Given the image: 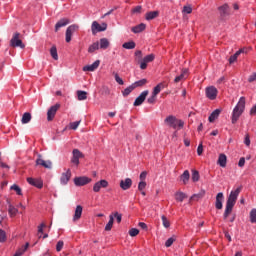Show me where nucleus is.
<instances>
[{"mask_svg": "<svg viewBox=\"0 0 256 256\" xmlns=\"http://www.w3.org/2000/svg\"><path fill=\"white\" fill-rule=\"evenodd\" d=\"M217 163L220 167H227V155L220 154Z\"/></svg>", "mask_w": 256, "mask_h": 256, "instance_id": "393cba45", "label": "nucleus"}, {"mask_svg": "<svg viewBox=\"0 0 256 256\" xmlns=\"http://www.w3.org/2000/svg\"><path fill=\"white\" fill-rule=\"evenodd\" d=\"M114 221H115V219L113 218V215H110L109 216V222L105 226V231H111V229H113Z\"/></svg>", "mask_w": 256, "mask_h": 256, "instance_id": "f704fd0d", "label": "nucleus"}, {"mask_svg": "<svg viewBox=\"0 0 256 256\" xmlns=\"http://www.w3.org/2000/svg\"><path fill=\"white\" fill-rule=\"evenodd\" d=\"M135 57V61L141 64V62L143 61V52L141 50H137L135 52Z\"/></svg>", "mask_w": 256, "mask_h": 256, "instance_id": "58836bf2", "label": "nucleus"}, {"mask_svg": "<svg viewBox=\"0 0 256 256\" xmlns=\"http://www.w3.org/2000/svg\"><path fill=\"white\" fill-rule=\"evenodd\" d=\"M173 243H175V239L169 238L165 243V247H171V245H173Z\"/></svg>", "mask_w": 256, "mask_h": 256, "instance_id": "052dcab7", "label": "nucleus"}, {"mask_svg": "<svg viewBox=\"0 0 256 256\" xmlns=\"http://www.w3.org/2000/svg\"><path fill=\"white\" fill-rule=\"evenodd\" d=\"M225 200V196L223 195V192H219L216 195V202H215V207L216 209H223V201Z\"/></svg>", "mask_w": 256, "mask_h": 256, "instance_id": "dca6fc26", "label": "nucleus"}, {"mask_svg": "<svg viewBox=\"0 0 256 256\" xmlns=\"http://www.w3.org/2000/svg\"><path fill=\"white\" fill-rule=\"evenodd\" d=\"M64 245L65 243L63 242V240L58 241L56 244V251L59 253L63 249Z\"/></svg>", "mask_w": 256, "mask_h": 256, "instance_id": "5fc2aeb1", "label": "nucleus"}, {"mask_svg": "<svg viewBox=\"0 0 256 256\" xmlns=\"http://www.w3.org/2000/svg\"><path fill=\"white\" fill-rule=\"evenodd\" d=\"M218 93L219 91L217 88H215V86H209L206 88V97L210 99V101H215V99H217Z\"/></svg>", "mask_w": 256, "mask_h": 256, "instance_id": "0eeeda50", "label": "nucleus"}, {"mask_svg": "<svg viewBox=\"0 0 256 256\" xmlns=\"http://www.w3.org/2000/svg\"><path fill=\"white\" fill-rule=\"evenodd\" d=\"M71 179V169H68L66 172H63L60 177L61 185H67Z\"/></svg>", "mask_w": 256, "mask_h": 256, "instance_id": "2eb2a0df", "label": "nucleus"}, {"mask_svg": "<svg viewBox=\"0 0 256 256\" xmlns=\"http://www.w3.org/2000/svg\"><path fill=\"white\" fill-rule=\"evenodd\" d=\"M101 64V61L96 60L93 64L87 65L83 67V71H95L99 68V65Z\"/></svg>", "mask_w": 256, "mask_h": 256, "instance_id": "412c9836", "label": "nucleus"}, {"mask_svg": "<svg viewBox=\"0 0 256 256\" xmlns=\"http://www.w3.org/2000/svg\"><path fill=\"white\" fill-rule=\"evenodd\" d=\"M199 171H197V170H193L192 171V181L194 182V183H197V181H199Z\"/></svg>", "mask_w": 256, "mask_h": 256, "instance_id": "de8ad7c7", "label": "nucleus"}, {"mask_svg": "<svg viewBox=\"0 0 256 256\" xmlns=\"http://www.w3.org/2000/svg\"><path fill=\"white\" fill-rule=\"evenodd\" d=\"M187 73L188 70L184 69L182 73L174 79V83H179L180 81H183V79H187Z\"/></svg>", "mask_w": 256, "mask_h": 256, "instance_id": "cd10ccee", "label": "nucleus"}, {"mask_svg": "<svg viewBox=\"0 0 256 256\" xmlns=\"http://www.w3.org/2000/svg\"><path fill=\"white\" fill-rule=\"evenodd\" d=\"M134 86H133V84L132 85H130L129 87H127L122 93H123V96L124 97H127V95H129L131 92H133L134 91Z\"/></svg>", "mask_w": 256, "mask_h": 256, "instance_id": "49530a36", "label": "nucleus"}, {"mask_svg": "<svg viewBox=\"0 0 256 256\" xmlns=\"http://www.w3.org/2000/svg\"><path fill=\"white\" fill-rule=\"evenodd\" d=\"M164 123L172 129H183L185 122L183 120L177 119V117L170 115L165 118Z\"/></svg>", "mask_w": 256, "mask_h": 256, "instance_id": "7ed1b4c3", "label": "nucleus"}, {"mask_svg": "<svg viewBox=\"0 0 256 256\" xmlns=\"http://www.w3.org/2000/svg\"><path fill=\"white\" fill-rule=\"evenodd\" d=\"M41 157V154H38L36 165H41V167H44V169H53V162H51V160L45 161Z\"/></svg>", "mask_w": 256, "mask_h": 256, "instance_id": "9d476101", "label": "nucleus"}, {"mask_svg": "<svg viewBox=\"0 0 256 256\" xmlns=\"http://www.w3.org/2000/svg\"><path fill=\"white\" fill-rule=\"evenodd\" d=\"M72 154L78 159H83V153L79 149H74Z\"/></svg>", "mask_w": 256, "mask_h": 256, "instance_id": "09e8293b", "label": "nucleus"}, {"mask_svg": "<svg viewBox=\"0 0 256 256\" xmlns=\"http://www.w3.org/2000/svg\"><path fill=\"white\" fill-rule=\"evenodd\" d=\"M79 30V25L73 24L70 25L67 29H66V43H71V39L73 37V33H75V31Z\"/></svg>", "mask_w": 256, "mask_h": 256, "instance_id": "423d86ee", "label": "nucleus"}, {"mask_svg": "<svg viewBox=\"0 0 256 256\" xmlns=\"http://www.w3.org/2000/svg\"><path fill=\"white\" fill-rule=\"evenodd\" d=\"M112 75H114L115 81L118 83V85H124L123 79L119 77L117 72H113Z\"/></svg>", "mask_w": 256, "mask_h": 256, "instance_id": "a18cd8bd", "label": "nucleus"}, {"mask_svg": "<svg viewBox=\"0 0 256 256\" xmlns=\"http://www.w3.org/2000/svg\"><path fill=\"white\" fill-rule=\"evenodd\" d=\"M147 28V25H145L144 23H141L139 25H136L134 27L131 28L132 33H143V31H145V29Z\"/></svg>", "mask_w": 256, "mask_h": 256, "instance_id": "4be33fe9", "label": "nucleus"}, {"mask_svg": "<svg viewBox=\"0 0 256 256\" xmlns=\"http://www.w3.org/2000/svg\"><path fill=\"white\" fill-rule=\"evenodd\" d=\"M245 111V97H240L237 105L234 107L233 111H232V117H231V121L232 124L235 125V123H237V121H239V117H241V115H243V112Z\"/></svg>", "mask_w": 256, "mask_h": 256, "instance_id": "f03ea898", "label": "nucleus"}, {"mask_svg": "<svg viewBox=\"0 0 256 256\" xmlns=\"http://www.w3.org/2000/svg\"><path fill=\"white\" fill-rule=\"evenodd\" d=\"M88 183H91V178L87 176H80L74 178V184L76 187H83L84 185H88Z\"/></svg>", "mask_w": 256, "mask_h": 256, "instance_id": "6e6552de", "label": "nucleus"}, {"mask_svg": "<svg viewBox=\"0 0 256 256\" xmlns=\"http://www.w3.org/2000/svg\"><path fill=\"white\" fill-rule=\"evenodd\" d=\"M8 213H9L10 217H15V215H17V213H19V210L17 208H15V206L9 204Z\"/></svg>", "mask_w": 256, "mask_h": 256, "instance_id": "2f4dec72", "label": "nucleus"}, {"mask_svg": "<svg viewBox=\"0 0 256 256\" xmlns=\"http://www.w3.org/2000/svg\"><path fill=\"white\" fill-rule=\"evenodd\" d=\"M241 53H245L244 48L238 50L234 55L230 56V58L228 60L230 65H233V63H235V61H237V59H238L239 55H241Z\"/></svg>", "mask_w": 256, "mask_h": 256, "instance_id": "5701e85b", "label": "nucleus"}, {"mask_svg": "<svg viewBox=\"0 0 256 256\" xmlns=\"http://www.w3.org/2000/svg\"><path fill=\"white\" fill-rule=\"evenodd\" d=\"M156 17H159V11H150L146 13V21H151L156 19Z\"/></svg>", "mask_w": 256, "mask_h": 256, "instance_id": "bb28decb", "label": "nucleus"}, {"mask_svg": "<svg viewBox=\"0 0 256 256\" xmlns=\"http://www.w3.org/2000/svg\"><path fill=\"white\" fill-rule=\"evenodd\" d=\"M163 89V83H159L153 90L152 95L158 96L159 93H161V90Z\"/></svg>", "mask_w": 256, "mask_h": 256, "instance_id": "79ce46f5", "label": "nucleus"}, {"mask_svg": "<svg viewBox=\"0 0 256 256\" xmlns=\"http://www.w3.org/2000/svg\"><path fill=\"white\" fill-rule=\"evenodd\" d=\"M106 187H109V182L107 180H100L94 184L93 191L94 193H99L101 189H106Z\"/></svg>", "mask_w": 256, "mask_h": 256, "instance_id": "f8f14e48", "label": "nucleus"}, {"mask_svg": "<svg viewBox=\"0 0 256 256\" xmlns=\"http://www.w3.org/2000/svg\"><path fill=\"white\" fill-rule=\"evenodd\" d=\"M79 125H81V120L75 121V122H71V123H70V129H72L73 131H75V130H77V128L79 127Z\"/></svg>", "mask_w": 256, "mask_h": 256, "instance_id": "603ef678", "label": "nucleus"}, {"mask_svg": "<svg viewBox=\"0 0 256 256\" xmlns=\"http://www.w3.org/2000/svg\"><path fill=\"white\" fill-rule=\"evenodd\" d=\"M69 23H71L69 18L60 19L55 25V32L57 33L61 27H66V25H69Z\"/></svg>", "mask_w": 256, "mask_h": 256, "instance_id": "6ab92c4d", "label": "nucleus"}, {"mask_svg": "<svg viewBox=\"0 0 256 256\" xmlns=\"http://www.w3.org/2000/svg\"><path fill=\"white\" fill-rule=\"evenodd\" d=\"M161 219L163 227H165V229H169L171 227V222H169V219H167L165 215H162Z\"/></svg>", "mask_w": 256, "mask_h": 256, "instance_id": "a19ab883", "label": "nucleus"}, {"mask_svg": "<svg viewBox=\"0 0 256 256\" xmlns=\"http://www.w3.org/2000/svg\"><path fill=\"white\" fill-rule=\"evenodd\" d=\"M249 83H253V81H256V72L252 73L248 78Z\"/></svg>", "mask_w": 256, "mask_h": 256, "instance_id": "e2e57ef3", "label": "nucleus"}, {"mask_svg": "<svg viewBox=\"0 0 256 256\" xmlns=\"http://www.w3.org/2000/svg\"><path fill=\"white\" fill-rule=\"evenodd\" d=\"M175 199H176V201L183 203V200L187 199V194H185L183 192H176Z\"/></svg>", "mask_w": 256, "mask_h": 256, "instance_id": "c756f323", "label": "nucleus"}, {"mask_svg": "<svg viewBox=\"0 0 256 256\" xmlns=\"http://www.w3.org/2000/svg\"><path fill=\"white\" fill-rule=\"evenodd\" d=\"M109 40L107 38L100 39V49H108L109 48Z\"/></svg>", "mask_w": 256, "mask_h": 256, "instance_id": "473e14b6", "label": "nucleus"}, {"mask_svg": "<svg viewBox=\"0 0 256 256\" xmlns=\"http://www.w3.org/2000/svg\"><path fill=\"white\" fill-rule=\"evenodd\" d=\"M129 235H130V237H137V235H139V229H137V228L130 229Z\"/></svg>", "mask_w": 256, "mask_h": 256, "instance_id": "864d4df0", "label": "nucleus"}, {"mask_svg": "<svg viewBox=\"0 0 256 256\" xmlns=\"http://www.w3.org/2000/svg\"><path fill=\"white\" fill-rule=\"evenodd\" d=\"M156 99H157V96H155V94H152V96L149 97L147 99V101H148V103L153 104V103H155Z\"/></svg>", "mask_w": 256, "mask_h": 256, "instance_id": "680f3d73", "label": "nucleus"}, {"mask_svg": "<svg viewBox=\"0 0 256 256\" xmlns=\"http://www.w3.org/2000/svg\"><path fill=\"white\" fill-rule=\"evenodd\" d=\"M7 241V234L4 230L0 229V243H5Z\"/></svg>", "mask_w": 256, "mask_h": 256, "instance_id": "3c124183", "label": "nucleus"}, {"mask_svg": "<svg viewBox=\"0 0 256 256\" xmlns=\"http://www.w3.org/2000/svg\"><path fill=\"white\" fill-rule=\"evenodd\" d=\"M250 222L256 223V209L255 208L250 211Z\"/></svg>", "mask_w": 256, "mask_h": 256, "instance_id": "8fccbe9b", "label": "nucleus"}, {"mask_svg": "<svg viewBox=\"0 0 256 256\" xmlns=\"http://www.w3.org/2000/svg\"><path fill=\"white\" fill-rule=\"evenodd\" d=\"M10 189L12 191H15L17 193V195H23L22 191H21V187H19V185L14 184L10 187Z\"/></svg>", "mask_w": 256, "mask_h": 256, "instance_id": "c03bdc74", "label": "nucleus"}, {"mask_svg": "<svg viewBox=\"0 0 256 256\" xmlns=\"http://www.w3.org/2000/svg\"><path fill=\"white\" fill-rule=\"evenodd\" d=\"M99 49V42H95L88 48V53H95V51H98Z\"/></svg>", "mask_w": 256, "mask_h": 256, "instance_id": "ea45409f", "label": "nucleus"}, {"mask_svg": "<svg viewBox=\"0 0 256 256\" xmlns=\"http://www.w3.org/2000/svg\"><path fill=\"white\" fill-rule=\"evenodd\" d=\"M183 11L189 15L193 13V8H191V6H184Z\"/></svg>", "mask_w": 256, "mask_h": 256, "instance_id": "4d7b16f0", "label": "nucleus"}, {"mask_svg": "<svg viewBox=\"0 0 256 256\" xmlns=\"http://www.w3.org/2000/svg\"><path fill=\"white\" fill-rule=\"evenodd\" d=\"M27 249H29V242H27L24 246L19 248L16 251V253L14 254V256H21V255H23V253H25V251H27Z\"/></svg>", "mask_w": 256, "mask_h": 256, "instance_id": "c85d7f7f", "label": "nucleus"}, {"mask_svg": "<svg viewBox=\"0 0 256 256\" xmlns=\"http://www.w3.org/2000/svg\"><path fill=\"white\" fill-rule=\"evenodd\" d=\"M47 225L45 223H42L41 225L38 226V233H43V229H45Z\"/></svg>", "mask_w": 256, "mask_h": 256, "instance_id": "338daca9", "label": "nucleus"}, {"mask_svg": "<svg viewBox=\"0 0 256 256\" xmlns=\"http://www.w3.org/2000/svg\"><path fill=\"white\" fill-rule=\"evenodd\" d=\"M81 215H83V206L78 205L76 206L74 216H73V221H79L81 219Z\"/></svg>", "mask_w": 256, "mask_h": 256, "instance_id": "aec40b11", "label": "nucleus"}, {"mask_svg": "<svg viewBox=\"0 0 256 256\" xmlns=\"http://www.w3.org/2000/svg\"><path fill=\"white\" fill-rule=\"evenodd\" d=\"M71 163L74 165H79V158H76L75 156H72Z\"/></svg>", "mask_w": 256, "mask_h": 256, "instance_id": "774afa93", "label": "nucleus"}, {"mask_svg": "<svg viewBox=\"0 0 256 256\" xmlns=\"http://www.w3.org/2000/svg\"><path fill=\"white\" fill-rule=\"evenodd\" d=\"M77 96H78V101H85V99H87V92L78 90Z\"/></svg>", "mask_w": 256, "mask_h": 256, "instance_id": "c9c22d12", "label": "nucleus"}, {"mask_svg": "<svg viewBox=\"0 0 256 256\" xmlns=\"http://www.w3.org/2000/svg\"><path fill=\"white\" fill-rule=\"evenodd\" d=\"M92 34L97 35V33H101L102 31H107V23L99 24L97 21H94L91 26Z\"/></svg>", "mask_w": 256, "mask_h": 256, "instance_id": "39448f33", "label": "nucleus"}, {"mask_svg": "<svg viewBox=\"0 0 256 256\" xmlns=\"http://www.w3.org/2000/svg\"><path fill=\"white\" fill-rule=\"evenodd\" d=\"M50 54H51V57L57 61L59 59V55L57 54V47L55 46H52L51 49H50Z\"/></svg>", "mask_w": 256, "mask_h": 256, "instance_id": "4c0bfd02", "label": "nucleus"}, {"mask_svg": "<svg viewBox=\"0 0 256 256\" xmlns=\"http://www.w3.org/2000/svg\"><path fill=\"white\" fill-rule=\"evenodd\" d=\"M135 42L134 41H130V42H125L122 47L124 49H135Z\"/></svg>", "mask_w": 256, "mask_h": 256, "instance_id": "37998d69", "label": "nucleus"}, {"mask_svg": "<svg viewBox=\"0 0 256 256\" xmlns=\"http://www.w3.org/2000/svg\"><path fill=\"white\" fill-rule=\"evenodd\" d=\"M60 107H61V104H56L49 108L47 112V121H53V119H55V115H57V111H59Z\"/></svg>", "mask_w": 256, "mask_h": 256, "instance_id": "1a4fd4ad", "label": "nucleus"}, {"mask_svg": "<svg viewBox=\"0 0 256 256\" xmlns=\"http://www.w3.org/2000/svg\"><path fill=\"white\" fill-rule=\"evenodd\" d=\"M29 185L33 187H37V189H43V180L41 179H34V178H27Z\"/></svg>", "mask_w": 256, "mask_h": 256, "instance_id": "a211bd4d", "label": "nucleus"}, {"mask_svg": "<svg viewBox=\"0 0 256 256\" xmlns=\"http://www.w3.org/2000/svg\"><path fill=\"white\" fill-rule=\"evenodd\" d=\"M143 7L142 6H136L132 9V13L137 14V13H141Z\"/></svg>", "mask_w": 256, "mask_h": 256, "instance_id": "bf43d9fd", "label": "nucleus"}, {"mask_svg": "<svg viewBox=\"0 0 256 256\" xmlns=\"http://www.w3.org/2000/svg\"><path fill=\"white\" fill-rule=\"evenodd\" d=\"M239 193H241V187H238L236 190L230 192L223 214L224 219H227V217H229V215H231L233 212V207H235V204L237 203V197H239Z\"/></svg>", "mask_w": 256, "mask_h": 256, "instance_id": "f257e3e1", "label": "nucleus"}, {"mask_svg": "<svg viewBox=\"0 0 256 256\" xmlns=\"http://www.w3.org/2000/svg\"><path fill=\"white\" fill-rule=\"evenodd\" d=\"M10 47H20V49H25V44L21 40V33L15 32L10 40Z\"/></svg>", "mask_w": 256, "mask_h": 256, "instance_id": "20e7f679", "label": "nucleus"}, {"mask_svg": "<svg viewBox=\"0 0 256 256\" xmlns=\"http://www.w3.org/2000/svg\"><path fill=\"white\" fill-rule=\"evenodd\" d=\"M219 115H221V110H220V109L214 110V111L210 114V116H209V118H208V121H209L210 123H213V121H215V119H219Z\"/></svg>", "mask_w": 256, "mask_h": 256, "instance_id": "b1692460", "label": "nucleus"}, {"mask_svg": "<svg viewBox=\"0 0 256 256\" xmlns=\"http://www.w3.org/2000/svg\"><path fill=\"white\" fill-rule=\"evenodd\" d=\"M218 11H219L221 19H225V17H228V15H230L228 4H224L220 7H218Z\"/></svg>", "mask_w": 256, "mask_h": 256, "instance_id": "f3484780", "label": "nucleus"}, {"mask_svg": "<svg viewBox=\"0 0 256 256\" xmlns=\"http://www.w3.org/2000/svg\"><path fill=\"white\" fill-rule=\"evenodd\" d=\"M132 186H133V180H131V178H126L120 181V187L123 191H127L131 189Z\"/></svg>", "mask_w": 256, "mask_h": 256, "instance_id": "4468645a", "label": "nucleus"}, {"mask_svg": "<svg viewBox=\"0 0 256 256\" xmlns=\"http://www.w3.org/2000/svg\"><path fill=\"white\" fill-rule=\"evenodd\" d=\"M31 119H32L31 113L25 112V113L22 115V119H21L22 125H27V123H30V122H31Z\"/></svg>", "mask_w": 256, "mask_h": 256, "instance_id": "a878e982", "label": "nucleus"}, {"mask_svg": "<svg viewBox=\"0 0 256 256\" xmlns=\"http://www.w3.org/2000/svg\"><path fill=\"white\" fill-rule=\"evenodd\" d=\"M152 61H155L154 54H149V55L145 56L140 63V69H142V70L147 69V63H152Z\"/></svg>", "mask_w": 256, "mask_h": 256, "instance_id": "ddd939ff", "label": "nucleus"}, {"mask_svg": "<svg viewBox=\"0 0 256 256\" xmlns=\"http://www.w3.org/2000/svg\"><path fill=\"white\" fill-rule=\"evenodd\" d=\"M145 179H147V171H143V172L140 174V180H141V181H145Z\"/></svg>", "mask_w": 256, "mask_h": 256, "instance_id": "69168bd1", "label": "nucleus"}, {"mask_svg": "<svg viewBox=\"0 0 256 256\" xmlns=\"http://www.w3.org/2000/svg\"><path fill=\"white\" fill-rule=\"evenodd\" d=\"M190 177L191 175L189 174V170H185L181 175V180L183 181L184 185H187V183H189Z\"/></svg>", "mask_w": 256, "mask_h": 256, "instance_id": "7c9ffc66", "label": "nucleus"}, {"mask_svg": "<svg viewBox=\"0 0 256 256\" xmlns=\"http://www.w3.org/2000/svg\"><path fill=\"white\" fill-rule=\"evenodd\" d=\"M197 154L198 155H203V143H200L198 148H197Z\"/></svg>", "mask_w": 256, "mask_h": 256, "instance_id": "0e129e2a", "label": "nucleus"}, {"mask_svg": "<svg viewBox=\"0 0 256 256\" xmlns=\"http://www.w3.org/2000/svg\"><path fill=\"white\" fill-rule=\"evenodd\" d=\"M145 187H147V182L146 181H140L139 184H138V190L145 191Z\"/></svg>", "mask_w": 256, "mask_h": 256, "instance_id": "6e6d98bb", "label": "nucleus"}, {"mask_svg": "<svg viewBox=\"0 0 256 256\" xmlns=\"http://www.w3.org/2000/svg\"><path fill=\"white\" fill-rule=\"evenodd\" d=\"M204 196H205V191L200 192L198 194H194L193 196H191L190 201H199V199H203Z\"/></svg>", "mask_w": 256, "mask_h": 256, "instance_id": "e433bc0d", "label": "nucleus"}, {"mask_svg": "<svg viewBox=\"0 0 256 256\" xmlns=\"http://www.w3.org/2000/svg\"><path fill=\"white\" fill-rule=\"evenodd\" d=\"M147 95H149V90L143 91L134 101V107H139L143 105L145 99H147Z\"/></svg>", "mask_w": 256, "mask_h": 256, "instance_id": "9b49d317", "label": "nucleus"}, {"mask_svg": "<svg viewBox=\"0 0 256 256\" xmlns=\"http://www.w3.org/2000/svg\"><path fill=\"white\" fill-rule=\"evenodd\" d=\"M244 143L247 147H249V145H251V138L249 137V134L245 135Z\"/></svg>", "mask_w": 256, "mask_h": 256, "instance_id": "13d9d810", "label": "nucleus"}, {"mask_svg": "<svg viewBox=\"0 0 256 256\" xmlns=\"http://www.w3.org/2000/svg\"><path fill=\"white\" fill-rule=\"evenodd\" d=\"M144 85H147V79H141L139 81H136L132 84V86L134 87V89H137V87H143Z\"/></svg>", "mask_w": 256, "mask_h": 256, "instance_id": "72a5a7b5", "label": "nucleus"}]
</instances>
